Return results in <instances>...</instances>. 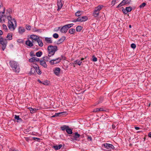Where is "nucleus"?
<instances>
[{
	"mask_svg": "<svg viewBox=\"0 0 151 151\" xmlns=\"http://www.w3.org/2000/svg\"><path fill=\"white\" fill-rule=\"evenodd\" d=\"M9 64L12 70L17 73H19L20 70L19 66L18 63L14 60H11Z\"/></svg>",
	"mask_w": 151,
	"mask_h": 151,
	"instance_id": "1",
	"label": "nucleus"
},
{
	"mask_svg": "<svg viewBox=\"0 0 151 151\" xmlns=\"http://www.w3.org/2000/svg\"><path fill=\"white\" fill-rule=\"evenodd\" d=\"M58 50L56 46L49 45L47 47V52L49 56L53 55L55 52Z\"/></svg>",
	"mask_w": 151,
	"mask_h": 151,
	"instance_id": "2",
	"label": "nucleus"
},
{
	"mask_svg": "<svg viewBox=\"0 0 151 151\" xmlns=\"http://www.w3.org/2000/svg\"><path fill=\"white\" fill-rule=\"evenodd\" d=\"M8 26L9 29L11 31H14L17 26V22L14 19L8 22Z\"/></svg>",
	"mask_w": 151,
	"mask_h": 151,
	"instance_id": "3",
	"label": "nucleus"
},
{
	"mask_svg": "<svg viewBox=\"0 0 151 151\" xmlns=\"http://www.w3.org/2000/svg\"><path fill=\"white\" fill-rule=\"evenodd\" d=\"M74 24L73 23L68 24L66 25L60 29V32L63 33H65L67 30L71 27H72Z\"/></svg>",
	"mask_w": 151,
	"mask_h": 151,
	"instance_id": "4",
	"label": "nucleus"
},
{
	"mask_svg": "<svg viewBox=\"0 0 151 151\" xmlns=\"http://www.w3.org/2000/svg\"><path fill=\"white\" fill-rule=\"evenodd\" d=\"M7 43V40L3 38L0 36V44L2 45V49L3 51L4 50L6 46Z\"/></svg>",
	"mask_w": 151,
	"mask_h": 151,
	"instance_id": "5",
	"label": "nucleus"
},
{
	"mask_svg": "<svg viewBox=\"0 0 151 151\" xmlns=\"http://www.w3.org/2000/svg\"><path fill=\"white\" fill-rule=\"evenodd\" d=\"M103 7V5H100L95 8L93 13V15L94 17H96L98 16L99 14V11Z\"/></svg>",
	"mask_w": 151,
	"mask_h": 151,
	"instance_id": "6",
	"label": "nucleus"
},
{
	"mask_svg": "<svg viewBox=\"0 0 151 151\" xmlns=\"http://www.w3.org/2000/svg\"><path fill=\"white\" fill-rule=\"evenodd\" d=\"M102 146H104L105 148L108 149L109 150H111V149H114V147L112 144L107 143L102 144Z\"/></svg>",
	"mask_w": 151,
	"mask_h": 151,
	"instance_id": "7",
	"label": "nucleus"
},
{
	"mask_svg": "<svg viewBox=\"0 0 151 151\" xmlns=\"http://www.w3.org/2000/svg\"><path fill=\"white\" fill-rule=\"evenodd\" d=\"M81 135L78 133L77 132L75 133L74 135H73L71 138L72 139L77 141H79L80 140V136Z\"/></svg>",
	"mask_w": 151,
	"mask_h": 151,
	"instance_id": "8",
	"label": "nucleus"
},
{
	"mask_svg": "<svg viewBox=\"0 0 151 151\" xmlns=\"http://www.w3.org/2000/svg\"><path fill=\"white\" fill-rule=\"evenodd\" d=\"M61 60V58H57L52 60L50 61V63L51 65H53L55 64L59 63Z\"/></svg>",
	"mask_w": 151,
	"mask_h": 151,
	"instance_id": "9",
	"label": "nucleus"
},
{
	"mask_svg": "<svg viewBox=\"0 0 151 151\" xmlns=\"http://www.w3.org/2000/svg\"><path fill=\"white\" fill-rule=\"evenodd\" d=\"M131 1V0H123V1L117 6V8L119 7L126 4H129Z\"/></svg>",
	"mask_w": 151,
	"mask_h": 151,
	"instance_id": "10",
	"label": "nucleus"
},
{
	"mask_svg": "<svg viewBox=\"0 0 151 151\" xmlns=\"http://www.w3.org/2000/svg\"><path fill=\"white\" fill-rule=\"evenodd\" d=\"M39 58L35 57H32L29 60V62H37L39 61Z\"/></svg>",
	"mask_w": 151,
	"mask_h": 151,
	"instance_id": "11",
	"label": "nucleus"
},
{
	"mask_svg": "<svg viewBox=\"0 0 151 151\" xmlns=\"http://www.w3.org/2000/svg\"><path fill=\"white\" fill-rule=\"evenodd\" d=\"M78 22H85L88 19V17L86 16L79 17L78 18Z\"/></svg>",
	"mask_w": 151,
	"mask_h": 151,
	"instance_id": "12",
	"label": "nucleus"
},
{
	"mask_svg": "<svg viewBox=\"0 0 151 151\" xmlns=\"http://www.w3.org/2000/svg\"><path fill=\"white\" fill-rule=\"evenodd\" d=\"M66 37L65 36H63L60 38L57 41L56 44L59 45L62 43L65 40Z\"/></svg>",
	"mask_w": 151,
	"mask_h": 151,
	"instance_id": "13",
	"label": "nucleus"
},
{
	"mask_svg": "<svg viewBox=\"0 0 151 151\" xmlns=\"http://www.w3.org/2000/svg\"><path fill=\"white\" fill-rule=\"evenodd\" d=\"M33 41L32 40V41H30L28 39L25 42L26 44L28 46L31 47L33 45Z\"/></svg>",
	"mask_w": 151,
	"mask_h": 151,
	"instance_id": "14",
	"label": "nucleus"
},
{
	"mask_svg": "<svg viewBox=\"0 0 151 151\" xmlns=\"http://www.w3.org/2000/svg\"><path fill=\"white\" fill-rule=\"evenodd\" d=\"M18 32L20 34H22L25 31L24 28L22 27H19L18 28Z\"/></svg>",
	"mask_w": 151,
	"mask_h": 151,
	"instance_id": "15",
	"label": "nucleus"
},
{
	"mask_svg": "<svg viewBox=\"0 0 151 151\" xmlns=\"http://www.w3.org/2000/svg\"><path fill=\"white\" fill-rule=\"evenodd\" d=\"M30 38L32 39V41L34 40L37 41L40 38L34 35H31Z\"/></svg>",
	"mask_w": 151,
	"mask_h": 151,
	"instance_id": "16",
	"label": "nucleus"
},
{
	"mask_svg": "<svg viewBox=\"0 0 151 151\" xmlns=\"http://www.w3.org/2000/svg\"><path fill=\"white\" fill-rule=\"evenodd\" d=\"M45 40L47 43H52V40L51 37H45Z\"/></svg>",
	"mask_w": 151,
	"mask_h": 151,
	"instance_id": "17",
	"label": "nucleus"
},
{
	"mask_svg": "<svg viewBox=\"0 0 151 151\" xmlns=\"http://www.w3.org/2000/svg\"><path fill=\"white\" fill-rule=\"evenodd\" d=\"M60 68H55L54 70V73L56 75H58L59 74L60 71Z\"/></svg>",
	"mask_w": 151,
	"mask_h": 151,
	"instance_id": "18",
	"label": "nucleus"
},
{
	"mask_svg": "<svg viewBox=\"0 0 151 151\" xmlns=\"http://www.w3.org/2000/svg\"><path fill=\"white\" fill-rule=\"evenodd\" d=\"M7 16L2 15L0 16V20L1 22H4L5 19L6 17Z\"/></svg>",
	"mask_w": 151,
	"mask_h": 151,
	"instance_id": "19",
	"label": "nucleus"
},
{
	"mask_svg": "<svg viewBox=\"0 0 151 151\" xmlns=\"http://www.w3.org/2000/svg\"><path fill=\"white\" fill-rule=\"evenodd\" d=\"M40 65L45 68H47V65L45 61L40 60Z\"/></svg>",
	"mask_w": 151,
	"mask_h": 151,
	"instance_id": "20",
	"label": "nucleus"
},
{
	"mask_svg": "<svg viewBox=\"0 0 151 151\" xmlns=\"http://www.w3.org/2000/svg\"><path fill=\"white\" fill-rule=\"evenodd\" d=\"M51 56H49V54L47 56H45L43 57V60L46 61H49L51 59L50 58V57Z\"/></svg>",
	"mask_w": 151,
	"mask_h": 151,
	"instance_id": "21",
	"label": "nucleus"
},
{
	"mask_svg": "<svg viewBox=\"0 0 151 151\" xmlns=\"http://www.w3.org/2000/svg\"><path fill=\"white\" fill-rule=\"evenodd\" d=\"M37 42L38 43L39 46L40 47H42L43 46V44L41 40L39 38L37 40Z\"/></svg>",
	"mask_w": 151,
	"mask_h": 151,
	"instance_id": "22",
	"label": "nucleus"
},
{
	"mask_svg": "<svg viewBox=\"0 0 151 151\" xmlns=\"http://www.w3.org/2000/svg\"><path fill=\"white\" fill-rule=\"evenodd\" d=\"M62 147V145L61 144L59 145H56L53 146V148L55 150H58L60 149Z\"/></svg>",
	"mask_w": 151,
	"mask_h": 151,
	"instance_id": "23",
	"label": "nucleus"
},
{
	"mask_svg": "<svg viewBox=\"0 0 151 151\" xmlns=\"http://www.w3.org/2000/svg\"><path fill=\"white\" fill-rule=\"evenodd\" d=\"M29 109L30 111V112L32 114L36 112L38 110V109H37L36 108H32L31 107L29 108Z\"/></svg>",
	"mask_w": 151,
	"mask_h": 151,
	"instance_id": "24",
	"label": "nucleus"
},
{
	"mask_svg": "<svg viewBox=\"0 0 151 151\" xmlns=\"http://www.w3.org/2000/svg\"><path fill=\"white\" fill-rule=\"evenodd\" d=\"M61 1L62 0H58L57 1V6L58 7H59V8L62 7L63 5Z\"/></svg>",
	"mask_w": 151,
	"mask_h": 151,
	"instance_id": "25",
	"label": "nucleus"
},
{
	"mask_svg": "<svg viewBox=\"0 0 151 151\" xmlns=\"http://www.w3.org/2000/svg\"><path fill=\"white\" fill-rule=\"evenodd\" d=\"M66 131L67 133L68 134H71L73 133L72 130L70 129L68 127V128H67V129H66Z\"/></svg>",
	"mask_w": 151,
	"mask_h": 151,
	"instance_id": "26",
	"label": "nucleus"
},
{
	"mask_svg": "<svg viewBox=\"0 0 151 151\" xmlns=\"http://www.w3.org/2000/svg\"><path fill=\"white\" fill-rule=\"evenodd\" d=\"M12 35L11 33H9L8 34L6 38L8 39V40H11L12 39Z\"/></svg>",
	"mask_w": 151,
	"mask_h": 151,
	"instance_id": "27",
	"label": "nucleus"
},
{
	"mask_svg": "<svg viewBox=\"0 0 151 151\" xmlns=\"http://www.w3.org/2000/svg\"><path fill=\"white\" fill-rule=\"evenodd\" d=\"M82 29V27L81 26H78L76 27V30L77 32H79Z\"/></svg>",
	"mask_w": 151,
	"mask_h": 151,
	"instance_id": "28",
	"label": "nucleus"
},
{
	"mask_svg": "<svg viewBox=\"0 0 151 151\" xmlns=\"http://www.w3.org/2000/svg\"><path fill=\"white\" fill-rule=\"evenodd\" d=\"M82 62V61H81V60H77L74 61V63L75 64H77L79 65H80Z\"/></svg>",
	"mask_w": 151,
	"mask_h": 151,
	"instance_id": "29",
	"label": "nucleus"
},
{
	"mask_svg": "<svg viewBox=\"0 0 151 151\" xmlns=\"http://www.w3.org/2000/svg\"><path fill=\"white\" fill-rule=\"evenodd\" d=\"M68 127V126L67 125H63L60 127V128L63 131L66 130L67 128Z\"/></svg>",
	"mask_w": 151,
	"mask_h": 151,
	"instance_id": "30",
	"label": "nucleus"
},
{
	"mask_svg": "<svg viewBox=\"0 0 151 151\" xmlns=\"http://www.w3.org/2000/svg\"><path fill=\"white\" fill-rule=\"evenodd\" d=\"M75 32V30L74 28H71L69 31V32L71 34H74Z\"/></svg>",
	"mask_w": 151,
	"mask_h": 151,
	"instance_id": "31",
	"label": "nucleus"
},
{
	"mask_svg": "<svg viewBox=\"0 0 151 151\" xmlns=\"http://www.w3.org/2000/svg\"><path fill=\"white\" fill-rule=\"evenodd\" d=\"M36 71V69H35V68H32L31 69L30 73L31 74H34L35 73Z\"/></svg>",
	"mask_w": 151,
	"mask_h": 151,
	"instance_id": "32",
	"label": "nucleus"
},
{
	"mask_svg": "<svg viewBox=\"0 0 151 151\" xmlns=\"http://www.w3.org/2000/svg\"><path fill=\"white\" fill-rule=\"evenodd\" d=\"M42 55V52L41 51H38L36 53V56L37 57H40Z\"/></svg>",
	"mask_w": 151,
	"mask_h": 151,
	"instance_id": "33",
	"label": "nucleus"
},
{
	"mask_svg": "<svg viewBox=\"0 0 151 151\" xmlns=\"http://www.w3.org/2000/svg\"><path fill=\"white\" fill-rule=\"evenodd\" d=\"M36 71L37 73V74H38L39 75L41 74L42 73V72L41 71V70H40L39 69V67H37H37H36Z\"/></svg>",
	"mask_w": 151,
	"mask_h": 151,
	"instance_id": "34",
	"label": "nucleus"
},
{
	"mask_svg": "<svg viewBox=\"0 0 151 151\" xmlns=\"http://www.w3.org/2000/svg\"><path fill=\"white\" fill-rule=\"evenodd\" d=\"M81 14V11H78L75 13V16L77 17H79Z\"/></svg>",
	"mask_w": 151,
	"mask_h": 151,
	"instance_id": "35",
	"label": "nucleus"
},
{
	"mask_svg": "<svg viewBox=\"0 0 151 151\" xmlns=\"http://www.w3.org/2000/svg\"><path fill=\"white\" fill-rule=\"evenodd\" d=\"M125 10H127L128 12H130L132 10V8L130 6L127 7L125 8Z\"/></svg>",
	"mask_w": 151,
	"mask_h": 151,
	"instance_id": "36",
	"label": "nucleus"
},
{
	"mask_svg": "<svg viewBox=\"0 0 151 151\" xmlns=\"http://www.w3.org/2000/svg\"><path fill=\"white\" fill-rule=\"evenodd\" d=\"M2 27L3 29L5 30V31H7L8 30V29L7 28V26L5 24H3L2 25Z\"/></svg>",
	"mask_w": 151,
	"mask_h": 151,
	"instance_id": "37",
	"label": "nucleus"
},
{
	"mask_svg": "<svg viewBox=\"0 0 151 151\" xmlns=\"http://www.w3.org/2000/svg\"><path fill=\"white\" fill-rule=\"evenodd\" d=\"M14 118L15 119H17V120H22V119L19 117V116H17V115H15L14 116Z\"/></svg>",
	"mask_w": 151,
	"mask_h": 151,
	"instance_id": "38",
	"label": "nucleus"
},
{
	"mask_svg": "<svg viewBox=\"0 0 151 151\" xmlns=\"http://www.w3.org/2000/svg\"><path fill=\"white\" fill-rule=\"evenodd\" d=\"M146 5V3L144 2L142 3L139 6L140 8H143Z\"/></svg>",
	"mask_w": 151,
	"mask_h": 151,
	"instance_id": "39",
	"label": "nucleus"
},
{
	"mask_svg": "<svg viewBox=\"0 0 151 151\" xmlns=\"http://www.w3.org/2000/svg\"><path fill=\"white\" fill-rule=\"evenodd\" d=\"M6 18L8 20V22L11 21V20L12 21L13 20V19L11 17L10 15L7 16Z\"/></svg>",
	"mask_w": 151,
	"mask_h": 151,
	"instance_id": "40",
	"label": "nucleus"
},
{
	"mask_svg": "<svg viewBox=\"0 0 151 151\" xmlns=\"http://www.w3.org/2000/svg\"><path fill=\"white\" fill-rule=\"evenodd\" d=\"M53 37L54 38L57 39L59 35L58 34L55 33L53 34Z\"/></svg>",
	"mask_w": 151,
	"mask_h": 151,
	"instance_id": "41",
	"label": "nucleus"
},
{
	"mask_svg": "<svg viewBox=\"0 0 151 151\" xmlns=\"http://www.w3.org/2000/svg\"><path fill=\"white\" fill-rule=\"evenodd\" d=\"M26 29L28 30L31 29V26L29 25H26Z\"/></svg>",
	"mask_w": 151,
	"mask_h": 151,
	"instance_id": "42",
	"label": "nucleus"
},
{
	"mask_svg": "<svg viewBox=\"0 0 151 151\" xmlns=\"http://www.w3.org/2000/svg\"><path fill=\"white\" fill-rule=\"evenodd\" d=\"M131 47L133 49H135L136 47V45L134 43H132L131 45Z\"/></svg>",
	"mask_w": 151,
	"mask_h": 151,
	"instance_id": "43",
	"label": "nucleus"
},
{
	"mask_svg": "<svg viewBox=\"0 0 151 151\" xmlns=\"http://www.w3.org/2000/svg\"><path fill=\"white\" fill-rule=\"evenodd\" d=\"M39 67L38 65L35 63H33V65L32 68H35V69H36V68Z\"/></svg>",
	"mask_w": 151,
	"mask_h": 151,
	"instance_id": "44",
	"label": "nucleus"
},
{
	"mask_svg": "<svg viewBox=\"0 0 151 151\" xmlns=\"http://www.w3.org/2000/svg\"><path fill=\"white\" fill-rule=\"evenodd\" d=\"M93 59L92 61L94 62H96L97 61V58L95 57L94 56H93L92 57Z\"/></svg>",
	"mask_w": 151,
	"mask_h": 151,
	"instance_id": "45",
	"label": "nucleus"
},
{
	"mask_svg": "<svg viewBox=\"0 0 151 151\" xmlns=\"http://www.w3.org/2000/svg\"><path fill=\"white\" fill-rule=\"evenodd\" d=\"M122 11L125 14H127V13H128L127 10H125V9H122Z\"/></svg>",
	"mask_w": 151,
	"mask_h": 151,
	"instance_id": "46",
	"label": "nucleus"
},
{
	"mask_svg": "<svg viewBox=\"0 0 151 151\" xmlns=\"http://www.w3.org/2000/svg\"><path fill=\"white\" fill-rule=\"evenodd\" d=\"M87 139L88 140L91 141L92 140V139L91 136H88L87 137Z\"/></svg>",
	"mask_w": 151,
	"mask_h": 151,
	"instance_id": "47",
	"label": "nucleus"
},
{
	"mask_svg": "<svg viewBox=\"0 0 151 151\" xmlns=\"http://www.w3.org/2000/svg\"><path fill=\"white\" fill-rule=\"evenodd\" d=\"M93 111V112H97V111H99V108L95 109H94Z\"/></svg>",
	"mask_w": 151,
	"mask_h": 151,
	"instance_id": "48",
	"label": "nucleus"
},
{
	"mask_svg": "<svg viewBox=\"0 0 151 151\" xmlns=\"http://www.w3.org/2000/svg\"><path fill=\"white\" fill-rule=\"evenodd\" d=\"M9 151H19L17 150H16L14 148H10L9 150Z\"/></svg>",
	"mask_w": 151,
	"mask_h": 151,
	"instance_id": "49",
	"label": "nucleus"
},
{
	"mask_svg": "<svg viewBox=\"0 0 151 151\" xmlns=\"http://www.w3.org/2000/svg\"><path fill=\"white\" fill-rule=\"evenodd\" d=\"M99 111H105V110L103 108H99Z\"/></svg>",
	"mask_w": 151,
	"mask_h": 151,
	"instance_id": "50",
	"label": "nucleus"
},
{
	"mask_svg": "<svg viewBox=\"0 0 151 151\" xmlns=\"http://www.w3.org/2000/svg\"><path fill=\"white\" fill-rule=\"evenodd\" d=\"M72 22H78V19H75L73 20Z\"/></svg>",
	"mask_w": 151,
	"mask_h": 151,
	"instance_id": "51",
	"label": "nucleus"
},
{
	"mask_svg": "<svg viewBox=\"0 0 151 151\" xmlns=\"http://www.w3.org/2000/svg\"><path fill=\"white\" fill-rule=\"evenodd\" d=\"M11 12V11L10 9H8L7 10V12H8L9 14Z\"/></svg>",
	"mask_w": 151,
	"mask_h": 151,
	"instance_id": "52",
	"label": "nucleus"
},
{
	"mask_svg": "<svg viewBox=\"0 0 151 151\" xmlns=\"http://www.w3.org/2000/svg\"><path fill=\"white\" fill-rule=\"evenodd\" d=\"M135 129L136 130H139V129H140V128L139 127H135Z\"/></svg>",
	"mask_w": 151,
	"mask_h": 151,
	"instance_id": "53",
	"label": "nucleus"
},
{
	"mask_svg": "<svg viewBox=\"0 0 151 151\" xmlns=\"http://www.w3.org/2000/svg\"><path fill=\"white\" fill-rule=\"evenodd\" d=\"M5 12V8H3V11L2 12V13L3 14H4Z\"/></svg>",
	"mask_w": 151,
	"mask_h": 151,
	"instance_id": "54",
	"label": "nucleus"
},
{
	"mask_svg": "<svg viewBox=\"0 0 151 151\" xmlns=\"http://www.w3.org/2000/svg\"><path fill=\"white\" fill-rule=\"evenodd\" d=\"M37 81L40 83H42V82L39 79Z\"/></svg>",
	"mask_w": 151,
	"mask_h": 151,
	"instance_id": "55",
	"label": "nucleus"
},
{
	"mask_svg": "<svg viewBox=\"0 0 151 151\" xmlns=\"http://www.w3.org/2000/svg\"><path fill=\"white\" fill-rule=\"evenodd\" d=\"M148 136L149 137L151 138V132L148 134Z\"/></svg>",
	"mask_w": 151,
	"mask_h": 151,
	"instance_id": "56",
	"label": "nucleus"
},
{
	"mask_svg": "<svg viewBox=\"0 0 151 151\" xmlns=\"http://www.w3.org/2000/svg\"><path fill=\"white\" fill-rule=\"evenodd\" d=\"M30 56L32 57L35 56V55L31 53H30Z\"/></svg>",
	"mask_w": 151,
	"mask_h": 151,
	"instance_id": "57",
	"label": "nucleus"
},
{
	"mask_svg": "<svg viewBox=\"0 0 151 151\" xmlns=\"http://www.w3.org/2000/svg\"><path fill=\"white\" fill-rule=\"evenodd\" d=\"M2 6V4L1 2H0V8Z\"/></svg>",
	"mask_w": 151,
	"mask_h": 151,
	"instance_id": "58",
	"label": "nucleus"
},
{
	"mask_svg": "<svg viewBox=\"0 0 151 151\" xmlns=\"http://www.w3.org/2000/svg\"><path fill=\"white\" fill-rule=\"evenodd\" d=\"M42 84H43L44 85H47V83L44 82H43L42 83Z\"/></svg>",
	"mask_w": 151,
	"mask_h": 151,
	"instance_id": "59",
	"label": "nucleus"
},
{
	"mask_svg": "<svg viewBox=\"0 0 151 151\" xmlns=\"http://www.w3.org/2000/svg\"><path fill=\"white\" fill-rule=\"evenodd\" d=\"M61 8H62V7L59 8V7H58V9L57 10L59 11Z\"/></svg>",
	"mask_w": 151,
	"mask_h": 151,
	"instance_id": "60",
	"label": "nucleus"
},
{
	"mask_svg": "<svg viewBox=\"0 0 151 151\" xmlns=\"http://www.w3.org/2000/svg\"><path fill=\"white\" fill-rule=\"evenodd\" d=\"M116 127V126H114V125H112V128L113 129H114Z\"/></svg>",
	"mask_w": 151,
	"mask_h": 151,
	"instance_id": "61",
	"label": "nucleus"
},
{
	"mask_svg": "<svg viewBox=\"0 0 151 151\" xmlns=\"http://www.w3.org/2000/svg\"><path fill=\"white\" fill-rule=\"evenodd\" d=\"M34 138H36V139H37V140H40V138H35V137H34Z\"/></svg>",
	"mask_w": 151,
	"mask_h": 151,
	"instance_id": "62",
	"label": "nucleus"
},
{
	"mask_svg": "<svg viewBox=\"0 0 151 151\" xmlns=\"http://www.w3.org/2000/svg\"><path fill=\"white\" fill-rule=\"evenodd\" d=\"M84 60V58H82L81 59V60H81V61H82V60Z\"/></svg>",
	"mask_w": 151,
	"mask_h": 151,
	"instance_id": "63",
	"label": "nucleus"
},
{
	"mask_svg": "<svg viewBox=\"0 0 151 151\" xmlns=\"http://www.w3.org/2000/svg\"><path fill=\"white\" fill-rule=\"evenodd\" d=\"M129 27L130 28H131V27H132L131 25H129Z\"/></svg>",
	"mask_w": 151,
	"mask_h": 151,
	"instance_id": "64",
	"label": "nucleus"
}]
</instances>
